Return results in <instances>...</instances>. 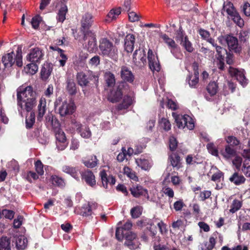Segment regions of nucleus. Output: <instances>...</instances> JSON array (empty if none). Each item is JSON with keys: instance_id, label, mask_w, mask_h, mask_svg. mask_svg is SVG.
<instances>
[{"instance_id": "nucleus-60", "label": "nucleus", "mask_w": 250, "mask_h": 250, "mask_svg": "<svg viewBox=\"0 0 250 250\" xmlns=\"http://www.w3.org/2000/svg\"><path fill=\"white\" fill-rule=\"evenodd\" d=\"M249 38V32L247 31L242 30L239 34V40L240 44L245 43Z\"/></svg>"}, {"instance_id": "nucleus-51", "label": "nucleus", "mask_w": 250, "mask_h": 250, "mask_svg": "<svg viewBox=\"0 0 250 250\" xmlns=\"http://www.w3.org/2000/svg\"><path fill=\"white\" fill-rule=\"evenodd\" d=\"M154 222L157 223V225L161 234H165L167 232V225L162 221H159L158 219L156 218Z\"/></svg>"}, {"instance_id": "nucleus-17", "label": "nucleus", "mask_w": 250, "mask_h": 250, "mask_svg": "<svg viewBox=\"0 0 250 250\" xmlns=\"http://www.w3.org/2000/svg\"><path fill=\"white\" fill-rule=\"evenodd\" d=\"M121 77L125 82L132 83L134 80V76L130 69L125 66H123L121 68Z\"/></svg>"}, {"instance_id": "nucleus-14", "label": "nucleus", "mask_w": 250, "mask_h": 250, "mask_svg": "<svg viewBox=\"0 0 250 250\" xmlns=\"http://www.w3.org/2000/svg\"><path fill=\"white\" fill-rule=\"evenodd\" d=\"M133 61L136 65L139 67L144 66L146 62L145 51L144 50H136L133 53Z\"/></svg>"}, {"instance_id": "nucleus-53", "label": "nucleus", "mask_w": 250, "mask_h": 250, "mask_svg": "<svg viewBox=\"0 0 250 250\" xmlns=\"http://www.w3.org/2000/svg\"><path fill=\"white\" fill-rule=\"evenodd\" d=\"M160 126L165 131H168L171 129V124L166 118H163L159 121Z\"/></svg>"}, {"instance_id": "nucleus-20", "label": "nucleus", "mask_w": 250, "mask_h": 250, "mask_svg": "<svg viewBox=\"0 0 250 250\" xmlns=\"http://www.w3.org/2000/svg\"><path fill=\"white\" fill-rule=\"evenodd\" d=\"M135 37L132 34H128L125 39V49L127 52H131L134 49Z\"/></svg>"}, {"instance_id": "nucleus-11", "label": "nucleus", "mask_w": 250, "mask_h": 250, "mask_svg": "<svg viewBox=\"0 0 250 250\" xmlns=\"http://www.w3.org/2000/svg\"><path fill=\"white\" fill-rule=\"evenodd\" d=\"M229 73L232 77H235L239 83L245 86L247 83V80L244 75L243 70H238L235 68L229 67Z\"/></svg>"}, {"instance_id": "nucleus-5", "label": "nucleus", "mask_w": 250, "mask_h": 250, "mask_svg": "<svg viewBox=\"0 0 250 250\" xmlns=\"http://www.w3.org/2000/svg\"><path fill=\"white\" fill-rule=\"evenodd\" d=\"M44 52L39 47L32 48L27 55V60L30 62L41 63L43 60Z\"/></svg>"}, {"instance_id": "nucleus-62", "label": "nucleus", "mask_w": 250, "mask_h": 250, "mask_svg": "<svg viewBox=\"0 0 250 250\" xmlns=\"http://www.w3.org/2000/svg\"><path fill=\"white\" fill-rule=\"evenodd\" d=\"M36 170L40 175H43L44 173L43 165L40 160H38L35 164Z\"/></svg>"}, {"instance_id": "nucleus-28", "label": "nucleus", "mask_w": 250, "mask_h": 250, "mask_svg": "<svg viewBox=\"0 0 250 250\" xmlns=\"http://www.w3.org/2000/svg\"><path fill=\"white\" fill-rule=\"evenodd\" d=\"M83 179L89 186L92 187L96 184L95 177L93 173L90 170L84 171L82 174Z\"/></svg>"}, {"instance_id": "nucleus-29", "label": "nucleus", "mask_w": 250, "mask_h": 250, "mask_svg": "<svg viewBox=\"0 0 250 250\" xmlns=\"http://www.w3.org/2000/svg\"><path fill=\"white\" fill-rule=\"evenodd\" d=\"M62 170L63 172L70 174L75 179H79V169L76 167L65 165L62 167Z\"/></svg>"}, {"instance_id": "nucleus-48", "label": "nucleus", "mask_w": 250, "mask_h": 250, "mask_svg": "<svg viewBox=\"0 0 250 250\" xmlns=\"http://www.w3.org/2000/svg\"><path fill=\"white\" fill-rule=\"evenodd\" d=\"M35 113L33 112H29V114L26 117V126L27 128H31L35 123Z\"/></svg>"}, {"instance_id": "nucleus-19", "label": "nucleus", "mask_w": 250, "mask_h": 250, "mask_svg": "<svg viewBox=\"0 0 250 250\" xmlns=\"http://www.w3.org/2000/svg\"><path fill=\"white\" fill-rule=\"evenodd\" d=\"M93 22V17L91 14L86 13L83 16L81 23L83 29H88L92 26Z\"/></svg>"}, {"instance_id": "nucleus-1", "label": "nucleus", "mask_w": 250, "mask_h": 250, "mask_svg": "<svg viewBox=\"0 0 250 250\" xmlns=\"http://www.w3.org/2000/svg\"><path fill=\"white\" fill-rule=\"evenodd\" d=\"M100 54L104 57L116 60L118 57V49L113 43L106 38L102 39L100 41Z\"/></svg>"}, {"instance_id": "nucleus-49", "label": "nucleus", "mask_w": 250, "mask_h": 250, "mask_svg": "<svg viewBox=\"0 0 250 250\" xmlns=\"http://www.w3.org/2000/svg\"><path fill=\"white\" fill-rule=\"evenodd\" d=\"M242 202L237 199H235L233 201L232 203L230 206L229 212L234 213L238 211L242 207Z\"/></svg>"}, {"instance_id": "nucleus-46", "label": "nucleus", "mask_w": 250, "mask_h": 250, "mask_svg": "<svg viewBox=\"0 0 250 250\" xmlns=\"http://www.w3.org/2000/svg\"><path fill=\"white\" fill-rule=\"evenodd\" d=\"M242 156L245 158L242 167L250 166V150L244 149L242 153Z\"/></svg>"}, {"instance_id": "nucleus-27", "label": "nucleus", "mask_w": 250, "mask_h": 250, "mask_svg": "<svg viewBox=\"0 0 250 250\" xmlns=\"http://www.w3.org/2000/svg\"><path fill=\"white\" fill-rule=\"evenodd\" d=\"M52 71V67L50 64H44L41 71V78L43 81H46L50 77Z\"/></svg>"}, {"instance_id": "nucleus-16", "label": "nucleus", "mask_w": 250, "mask_h": 250, "mask_svg": "<svg viewBox=\"0 0 250 250\" xmlns=\"http://www.w3.org/2000/svg\"><path fill=\"white\" fill-rule=\"evenodd\" d=\"M227 44L229 50L233 51L235 53H240L242 49V46L238 43V40L236 38L230 36H227Z\"/></svg>"}, {"instance_id": "nucleus-18", "label": "nucleus", "mask_w": 250, "mask_h": 250, "mask_svg": "<svg viewBox=\"0 0 250 250\" xmlns=\"http://www.w3.org/2000/svg\"><path fill=\"white\" fill-rule=\"evenodd\" d=\"M100 175L102 182L103 186L105 188H107L108 184L113 185L115 184L116 180L114 176L107 175L104 170H102L100 173Z\"/></svg>"}, {"instance_id": "nucleus-59", "label": "nucleus", "mask_w": 250, "mask_h": 250, "mask_svg": "<svg viewBox=\"0 0 250 250\" xmlns=\"http://www.w3.org/2000/svg\"><path fill=\"white\" fill-rule=\"evenodd\" d=\"M16 64L19 67L22 65V56H21V48L18 47L17 54L15 58Z\"/></svg>"}, {"instance_id": "nucleus-10", "label": "nucleus", "mask_w": 250, "mask_h": 250, "mask_svg": "<svg viewBox=\"0 0 250 250\" xmlns=\"http://www.w3.org/2000/svg\"><path fill=\"white\" fill-rule=\"evenodd\" d=\"M147 59L150 69L153 72L155 71H159L161 67L158 57L155 56L150 49L148 50L147 52Z\"/></svg>"}, {"instance_id": "nucleus-44", "label": "nucleus", "mask_w": 250, "mask_h": 250, "mask_svg": "<svg viewBox=\"0 0 250 250\" xmlns=\"http://www.w3.org/2000/svg\"><path fill=\"white\" fill-rule=\"evenodd\" d=\"M161 38L163 40L164 42L168 45L169 49L177 45L175 42L171 38H169L168 36L166 34L161 35Z\"/></svg>"}, {"instance_id": "nucleus-24", "label": "nucleus", "mask_w": 250, "mask_h": 250, "mask_svg": "<svg viewBox=\"0 0 250 250\" xmlns=\"http://www.w3.org/2000/svg\"><path fill=\"white\" fill-rule=\"evenodd\" d=\"M38 114L37 119L41 120L43 117L46 110V100L44 97H41L38 105Z\"/></svg>"}, {"instance_id": "nucleus-22", "label": "nucleus", "mask_w": 250, "mask_h": 250, "mask_svg": "<svg viewBox=\"0 0 250 250\" xmlns=\"http://www.w3.org/2000/svg\"><path fill=\"white\" fill-rule=\"evenodd\" d=\"M15 54L13 52L8 53L3 56L2 62L5 68L11 67L15 62Z\"/></svg>"}, {"instance_id": "nucleus-2", "label": "nucleus", "mask_w": 250, "mask_h": 250, "mask_svg": "<svg viewBox=\"0 0 250 250\" xmlns=\"http://www.w3.org/2000/svg\"><path fill=\"white\" fill-rule=\"evenodd\" d=\"M56 109L62 117L72 114L75 109V104L70 101H62L61 97H58L54 103Z\"/></svg>"}, {"instance_id": "nucleus-35", "label": "nucleus", "mask_w": 250, "mask_h": 250, "mask_svg": "<svg viewBox=\"0 0 250 250\" xmlns=\"http://www.w3.org/2000/svg\"><path fill=\"white\" fill-rule=\"evenodd\" d=\"M229 180L235 185H238L244 183L245 178L243 176L239 175L237 173L235 172L229 178Z\"/></svg>"}, {"instance_id": "nucleus-36", "label": "nucleus", "mask_w": 250, "mask_h": 250, "mask_svg": "<svg viewBox=\"0 0 250 250\" xmlns=\"http://www.w3.org/2000/svg\"><path fill=\"white\" fill-rule=\"evenodd\" d=\"M0 250H11L10 240L7 237L0 239Z\"/></svg>"}, {"instance_id": "nucleus-43", "label": "nucleus", "mask_w": 250, "mask_h": 250, "mask_svg": "<svg viewBox=\"0 0 250 250\" xmlns=\"http://www.w3.org/2000/svg\"><path fill=\"white\" fill-rule=\"evenodd\" d=\"M67 12V7L66 5L62 6L59 11L57 17L58 21L62 22L65 19V15Z\"/></svg>"}, {"instance_id": "nucleus-37", "label": "nucleus", "mask_w": 250, "mask_h": 250, "mask_svg": "<svg viewBox=\"0 0 250 250\" xmlns=\"http://www.w3.org/2000/svg\"><path fill=\"white\" fill-rule=\"evenodd\" d=\"M218 56L214 60V64L221 70H223L225 67L224 58L221 53H217Z\"/></svg>"}, {"instance_id": "nucleus-50", "label": "nucleus", "mask_w": 250, "mask_h": 250, "mask_svg": "<svg viewBox=\"0 0 250 250\" xmlns=\"http://www.w3.org/2000/svg\"><path fill=\"white\" fill-rule=\"evenodd\" d=\"M124 173L130 179L136 181L138 180V177L135 173L128 167H125L124 168Z\"/></svg>"}, {"instance_id": "nucleus-23", "label": "nucleus", "mask_w": 250, "mask_h": 250, "mask_svg": "<svg viewBox=\"0 0 250 250\" xmlns=\"http://www.w3.org/2000/svg\"><path fill=\"white\" fill-rule=\"evenodd\" d=\"M15 242L17 248L19 250H24L27 246V240L23 235L19 236L16 235L14 236V240Z\"/></svg>"}, {"instance_id": "nucleus-58", "label": "nucleus", "mask_w": 250, "mask_h": 250, "mask_svg": "<svg viewBox=\"0 0 250 250\" xmlns=\"http://www.w3.org/2000/svg\"><path fill=\"white\" fill-rule=\"evenodd\" d=\"M227 143L231 146H236L240 143L239 141L235 137L228 136L226 139Z\"/></svg>"}, {"instance_id": "nucleus-31", "label": "nucleus", "mask_w": 250, "mask_h": 250, "mask_svg": "<svg viewBox=\"0 0 250 250\" xmlns=\"http://www.w3.org/2000/svg\"><path fill=\"white\" fill-rule=\"evenodd\" d=\"M133 99L131 96H125L121 104L118 105V109L119 110L125 109L132 104Z\"/></svg>"}, {"instance_id": "nucleus-26", "label": "nucleus", "mask_w": 250, "mask_h": 250, "mask_svg": "<svg viewBox=\"0 0 250 250\" xmlns=\"http://www.w3.org/2000/svg\"><path fill=\"white\" fill-rule=\"evenodd\" d=\"M220 154L225 159L229 160L235 156L236 151L229 145H227L224 149L220 151Z\"/></svg>"}, {"instance_id": "nucleus-63", "label": "nucleus", "mask_w": 250, "mask_h": 250, "mask_svg": "<svg viewBox=\"0 0 250 250\" xmlns=\"http://www.w3.org/2000/svg\"><path fill=\"white\" fill-rule=\"evenodd\" d=\"M130 213L133 218H138L141 214V208L139 207H134L131 209Z\"/></svg>"}, {"instance_id": "nucleus-54", "label": "nucleus", "mask_w": 250, "mask_h": 250, "mask_svg": "<svg viewBox=\"0 0 250 250\" xmlns=\"http://www.w3.org/2000/svg\"><path fill=\"white\" fill-rule=\"evenodd\" d=\"M170 50L171 53L176 59H181L183 57V54L181 52V49L178 45L170 49Z\"/></svg>"}, {"instance_id": "nucleus-12", "label": "nucleus", "mask_w": 250, "mask_h": 250, "mask_svg": "<svg viewBox=\"0 0 250 250\" xmlns=\"http://www.w3.org/2000/svg\"><path fill=\"white\" fill-rule=\"evenodd\" d=\"M72 124L74 127L76 129L82 137L88 139L91 136V132L88 127L82 125L76 121H73Z\"/></svg>"}, {"instance_id": "nucleus-8", "label": "nucleus", "mask_w": 250, "mask_h": 250, "mask_svg": "<svg viewBox=\"0 0 250 250\" xmlns=\"http://www.w3.org/2000/svg\"><path fill=\"white\" fill-rule=\"evenodd\" d=\"M36 104V99H28V100L18 101V105L19 108V111L22 116L24 112H33L32 109Z\"/></svg>"}, {"instance_id": "nucleus-25", "label": "nucleus", "mask_w": 250, "mask_h": 250, "mask_svg": "<svg viewBox=\"0 0 250 250\" xmlns=\"http://www.w3.org/2000/svg\"><path fill=\"white\" fill-rule=\"evenodd\" d=\"M122 96L121 89L117 87L113 89L108 96V100L112 103H116L119 101Z\"/></svg>"}, {"instance_id": "nucleus-47", "label": "nucleus", "mask_w": 250, "mask_h": 250, "mask_svg": "<svg viewBox=\"0 0 250 250\" xmlns=\"http://www.w3.org/2000/svg\"><path fill=\"white\" fill-rule=\"evenodd\" d=\"M207 148L208 152L212 155L215 157L219 156V151L218 148L213 143H209L207 145Z\"/></svg>"}, {"instance_id": "nucleus-56", "label": "nucleus", "mask_w": 250, "mask_h": 250, "mask_svg": "<svg viewBox=\"0 0 250 250\" xmlns=\"http://www.w3.org/2000/svg\"><path fill=\"white\" fill-rule=\"evenodd\" d=\"M233 21L235 22L239 27H242L244 25V21L241 18L239 14L236 12L231 16Z\"/></svg>"}, {"instance_id": "nucleus-13", "label": "nucleus", "mask_w": 250, "mask_h": 250, "mask_svg": "<svg viewBox=\"0 0 250 250\" xmlns=\"http://www.w3.org/2000/svg\"><path fill=\"white\" fill-rule=\"evenodd\" d=\"M130 191L131 194L134 197L138 198L140 196H143L146 197L148 200H149L148 190L140 185L132 186L130 188Z\"/></svg>"}, {"instance_id": "nucleus-38", "label": "nucleus", "mask_w": 250, "mask_h": 250, "mask_svg": "<svg viewBox=\"0 0 250 250\" xmlns=\"http://www.w3.org/2000/svg\"><path fill=\"white\" fill-rule=\"evenodd\" d=\"M40 63L31 62L28 64L25 68V71L27 73L33 75L35 74L38 70V65Z\"/></svg>"}, {"instance_id": "nucleus-57", "label": "nucleus", "mask_w": 250, "mask_h": 250, "mask_svg": "<svg viewBox=\"0 0 250 250\" xmlns=\"http://www.w3.org/2000/svg\"><path fill=\"white\" fill-rule=\"evenodd\" d=\"M214 168L216 169V172L212 175L211 177V180L214 182H220L221 179L223 178L224 174L222 172L216 168V167H214Z\"/></svg>"}, {"instance_id": "nucleus-7", "label": "nucleus", "mask_w": 250, "mask_h": 250, "mask_svg": "<svg viewBox=\"0 0 250 250\" xmlns=\"http://www.w3.org/2000/svg\"><path fill=\"white\" fill-rule=\"evenodd\" d=\"M36 99V93L33 90L31 86H26L24 88H20L17 91V100H28V99Z\"/></svg>"}, {"instance_id": "nucleus-42", "label": "nucleus", "mask_w": 250, "mask_h": 250, "mask_svg": "<svg viewBox=\"0 0 250 250\" xmlns=\"http://www.w3.org/2000/svg\"><path fill=\"white\" fill-rule=\"evenodd\" d=\"M93 206H95L94 204L84 205L81 209V214L83 216L91 215L92 214Z\"/></svg>"}, {"instance_id": "nucleus-4", "label": "nucleus", "mask_w": 250, "mask_h": 250, "mask_svg": "<svg viewBox=\"0 0 250 250\" xmlns=\"http://www.w3.org/2000/svg\"><path fill=\"white\" fill-rule=\"evenodd\" d=\"M76 78L78 84L82 87L87 86L89 80L93 81L96 85L98 82V76L92 72H89L88 76L83 72H79Z\"/></svg>"}, {"instance_id": "nucleus-52", "label": "nucleus", "mask_w": 250, "mask_h": 250, "mask_svg": "<svg viewBox=\"0 0 250 250\" xmlns=\"http://www.w3.org/2000/svg\"><path fill=\"white\" fill-rule=\"evenodd\" d=\"M207 91L210 95H214L218 89V86L216 83L214 82L210 83L207 87Z\"/></svg>"}, {"instance_id": "nucleus-45", "label": "nucleus", "mask_w": 250, "mask_h": 250, "mask_svg": "<svg viewBox=\"0 0 250 250\" xmlns=\"http://www.w3.org/2000/svg\"><path fill=\"white\" fill-rule=\"evenodd\" d=\"M51 181L53 185L60 187H63L65 183L63 179L56 175H52L51 177Z\"/></svg>"}, {"instance_id": "nucleus-61", "label": "nucleus", "mask_w": 250, "mask_h": 250, "mask_svg": "<svg viewBox=\"0 0 250 250\" xmlns=\"http://www.w3.org/2000/svg\"><path fill=\"white\" fill-rule=\"evenodd\" d=\"M241 11L247 17L250 16V4L248 2H245L241 6Z\"/></svg>"}, {"instance_id": "nucleus-39", "label": "nucleus", "mask_w": 250, "mask_h": 250, "mask_svg": "<svg viewBox=\"0 0 250 250\" xmlns=\"http://www.w3.org/2000/svg\"><path fill=\"white\" fill-rule=\"evenodd\" d=\"M98 161L96 156H91L87 160H84L83 163L86 167L93 168L97 166Z\"/></svg>"}, {"instance_id": "nucleus-40", "label": "nucleus", "mask_w": 250, "mask_h": 250, "mask_svg": "<svg viewBox=\"0 0 250 250\" xmlns=\"http://www.w3.org/2000/svg\"><path fill=\"white\" fill-rule=\"evenodd\" d=\"M170 163L173 167L179 169L181 167L180 158L176 154H172L169 157Z\"/></svg>"}, {"instance_id": "nucleus-55", "label": "nucleus", "mask_w": 250, "mask_h": 250, "mask_svg": "<svg viewBox=\"0 0 250 250\" xmlns=\"http://www.w3.org/2000/svg\"><path fill=\"white\" fill-rule=\"evenodd\" d=\"M125 245L130 250H134L139 247L140 243L138 239L136 238L131 241H125Z\"/></svg>"}, {"instance_id": "nucleus-3", "label": "nucleus", "mask_w": 250, "mask_h": 250, "mask_svg": "<svg viewBox=\"0 0 250 250\" xmlns=\"http://www.w3.org/2000/svg\"><path fill=\"white\" fill-rule=\"evenodd\" d=\"M172 116L175 119L176 125L179 128L187 127L189 130H192L194 127V122L191 117L188 115H176L172 113Z\"/></svg>"}, {"instance_id": "nucleus-6", "label": "nucleus", "mask_w": 250, "mask_h": 250, "mask_svg": "<svg viewBox=\"0 0 250 250\" xmlns=\"http://www.w3.org/2000/svg\"><path fill=\"white\" fill-rule=\"evenodd\" d=\"M175 40L179 42L180 44L183 46L188 52H192L193 51V47L189 42L187 36H185L183 31L180 29L177 31Z\"/></svg>"}, {"instance_id": "nucleus-34", "label": "nucleus", "mask_w": 250, "mask_h": 250, "mask_svg": "<svg viewBox=\"0 0 250 250\" xmlns=\"http://www.w3.org/2000/svg\"><path fill=\"white\" fill-rule=\"evenodd\" d=\"M223 9L230 17L237 12L234 7L233 3L229 1H226L224 2Z\"/></svg>"}, {"instance_id": "nucleus-21", "label": "nucleus", "mask_w": 250, "mask_h": 250, "mask_svg": "<svg viewBox=\"0 0 250 250\" xmlns=\"http://www.w3.org/2000/svg\"><path fill=\"white\" fill-rule=\"evenodd\" d=\"M135 161L138 167L145 170L150 169L152 166L151 159L149 158L146 159L144 157H141L140 158L136 159Z\"/></svg>"}, {"instance_id": "nucleus-9", "label": "nucleus", "mask_w": 250, "mask_h": 250, "mask_svg": "<svg viewBox=\"0 0 250 250\" xmlns=\"http://www.w3.org/2000/svg\"><path fill=\"white\" fill-rule=\"evenodd\" d=\"M55 136L56 139V147L59 150H63L67 146L65 135L63 131L60 128L57 129L55 131Z\"/></svg>"}, {"instance_id": "nucleus-41", "label": "nucleus", "mask_w": 250, "mask_h": 250, "mask_svg": "<svg viewBox=\"0 0 250 250\" xmlns=\"http://www.w3.org/2000/svg\"><path fill=\"white\" fill-rule=\"evenodd\" d=\"M104 79L108 86H112L115 83V79L113 74L110 72H106L104 74Z\"/></svg>"}, {"instance_id": "nucleus-30", "label": "nucleus", "mask_w": 250, "mask_h": 250, "mask_svg": "<svg viewBox=\"0 0 250 250\" xmlns=\"http://www.w3.org/2000/svg\"><path fill=\"white\" fill-rule=\"evenodd\" d=\"M66 90L70 95H75L77 93V88L76 84L73 79L70 78H67L66 80Z\"/></svg>"}, {"instance_id": "nucleus-15", "label": "nucleus", "mask_w": 250, "mask_h": 250, "mask_svg": "<svg viewBox=\"0 0 250 250\" xmlns=\"http://www.w3.org/2000/svg\"><path fill=\"white\" fill-rule=\"evenodd\" d=\"M84 41L88 40L87 49L89 52H93L96 49V40L95 35L90 31L83 32Z\"/></svg>"}, {"instance_id": "nucleus-64", "label": "nucleus", "mask_w": 250, "mask_h": 250, "mask_svg": "<svg viewBox=\"0 0 250 250\" xmlns=\"http://www.w3.org/2000/svg\"><path fill=\"white\" fill-rule=\"evenodd\" d=\"M41 21V18L38 15L33 17L31 21L32 27L34 29H37L39 26Z\"/></svg>"}, {"instance_id": "nucleus-32", "label": "nucleus", "mask_w": 250, "mask_h": 250, "mask_svg": "<svg viewBox=\"0 0 250 250\" xmlns=\"http://www.w3.org/2000/svg\"><path fill=\"white\" fill-rule=\"evenodd\" d=\"M121 13V11L120 7L116 9H112L107 14V19L105 21L107 22H111V21L116 20Z\"/></svg>"}, {"instance_id": "nucleus-33", "label": "nucleus", "mask_w": 250, "mask_h": 250, "mask_svg": "<svg viewBox=\"0 0 250 250\" xmlns=\"http://www.w3.org/2000/svg\"><path fill=\"white\" fill-rule=\"evenodd\" d=\"M189 85L190 87L195 88L199 82V73L189 75L187 78Z\"/></svg>"}]
</instances>
